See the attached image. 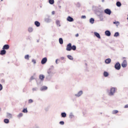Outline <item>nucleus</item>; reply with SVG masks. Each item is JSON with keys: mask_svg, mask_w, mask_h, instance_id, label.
I'll use <instances>...</instances> for the list:
<instances>
[{"mask_svg": "<svg viewBox=\"0 0 128 128\" xmlns=\"http://www.w3.org/2000/svg\"><path fill=\"white\" fill-rule=\"evenodd\" d=\"M44 20L45 22H47V24H48L50 22H52V19L50 18V16H47L44 19Z\"/></svg>", "mask_w": 128, "mask_h": 128, "instance_id": "2", "label": "nucleus"}, {"mask_svg": "<svg viewBox=\"0 0 128 128\" xmlns=\"http://www.w3.org/2000/svg\"><path fill=\"white\" fill-rule=\"evenodd\" d=\"M86 66H88V64H86Z\"/></svg>", "mask_w": 128, "mask_h": 128, "instance_id": "57", "label": "nucleus"}, {"mask_svg": "<svg viewBox=\"0 0 128 128\" xmlns=\"http://www.w3.org/2000/svg\"><path fill=\"white\" fill-rule=\"evenodd\" d=\"M99 18L100 20V22H104V16L102 14L99 15Z\"/></svg>", "mask_w": 128, "mask_h": 128, "instance_id": "24", "label": "nucleus"}, {"mask_svg": "<svg viewBox=\"0 0 128 128\" xmlns=\"http://www.w3.org/2000/svg\"><path fill=\"white\" fill-rule=\"evenodd\" d=\"M2 0H1V2H2Z\"/></svg>", "mask_w": 128, "mask_h": 128, "instance_id": "58", "label": "nucleus"}, {"mask_svg": "<svg viewBox=\"0 0 128 128\" xmlns=\"http://www.w3.org/2000/svg\"><path fill=\"white\" fill-rule=\"evenodd\" d=\"M66 50H68V52H70V50H72V44L70 43L67 44Z\"/></svg>", "mask_w": 128, "mask_h": 128, "instance_id": "7", "label": "nucleus"}, {"mask_svg": "<svg viewBox=\"0 0 128 128\" xmlns=\"http://www.w3.org/2000/svg\"><path fill=\"white\" fill-rule=\"evenodd\" d=\"M6 54V50H4V49L2 48V50L0 52V54L1 56H4Z\"/></svg>", "mask_w": 128, "mask_h": 128, "instance_id": "11", "label": "nucleus"}, {"mask_svg": "<svg viewBox=\"0 0 128 128\" xmlns=\"http://www.w3.org/2000/svg\"><path fill=\"white\" fill-rule=\"evenodd\" d=\"M25 60H30V55L26 54L24 56Z\"/></svg>", "mask_w": 128, "mask_h": 128, "instance_id": "34", "label": "nucleus"}, {"mask_svg": "<svg viewBox=\"0 0 128 128\" xmlns=\"http://www.w3.org/2000/svg\"><path fill=\"white\" fill-rule=\"evenodd\" d=\"M58 59H56V64H58Z\"/></svg>", "mask_w": 128, "mask_h": 128, "instance_id": "48", "label": "nucleus"}, {"mask_svg": "<svg viewBox=\"0 0 128 128\" xmlns=\"http://www.w3.org/2000/svg\"><path fill=\"white\" fill-rule=\"evenodd\" d=\"M113 24H116V26H120V22L118 21L114 22Z\"/></svg>", "mask_w": 128, "mask_h": 128, "instance_id": "30", "label": "nucleus"}, {"mask_svg": "<svg viewBox=\"0 0 128 128\" xmlns=\"http://www.w3.org/2000/svg\"><path fill=\"white\" fill-rule=\"evenodd\" d=\"M34 80V78L33 76H32L31 78H30V82L31 80Z\"/></svg>", "mask_w": 128, "mask_h": 128, "instance_id": "47", "label": "nucleus"}, {"mask_svg": "<svg viewBox=\"0 0 128 128\" xmlns=\"http://www.w3.org/2000/svg\"><path fill=\"white\" fill-rule=\"evenodd\" d=\"M116 6H118V8H120V6H122V3L118 1L116 3Z\"/></svg>", "mask_w": 128, "mask_h": 128, "instance_id": "26", "label": "nucleus"}, {"mask_svg": "<svg viewBox=\"0 0 128 128\" xmlns=\"http://www.w3.org/2000/svg\"><path fill=\"white\" fill-rule=\"evenodd\" d=\"M38 90V88H32V90L33 92H36V90Z\"/></svg>", "mask_w": 128, "mask_h": 128, "instance_id": "41", "label": "nucleus"}, {"mask_svg": "<svg viewBox=\"0 0 128 128\" xmlns=\"http://www.w3.org/2000/svg\"><path fill=\"white\" fill-rule=\"evenodd\" d=\"M90 24H92L94 22V18H90Z\"/></svg>", "mask_w": 128, "mask_h": 128, "instance_id": "27", "label": "nucleus"}, {"mask_svg": "<svg viewBox=\"0 0 128 128\" xmlns=\"http://www.w3.org/2000/svg\"><path fill=\"white\" fill-rule=\"evenodd\" d=\"M116 88L113 87L110 89V92H108V96H114V94L116 93Z\"/></svg>", "mask_w": 128, "mask_h": 128, "instance_id": "1", "label": "nucleus"}, {"mask_svg": "<svg viewBox=\"0 0 128 128\" xmlns=\"http://www.w3.org/2000/svg\"><path fill=\"white\" fill-rule=\"evenodd\" d=\"M71 50H76V45H73L72 46Z\"/></svg>", "mask_w": 128, "mask_h": 128, "instance_id": "33", "label": "nucleus"}, {"mask_svg": "<svg viewBox=\"0 0 128 128\" xmlns=\"http://www.w3.org/2000/svg\"><path fill=\"white\" fill-rule=\"evenodd\" d=\"M56 23L57 26H60V20H56Z\"/></svg>", "mask_w": 128, "mask_h": 128, "instance_id": "25", "label": "nucleus"}, {"mask_svg": "<svg viewBox=\"0 0 128 128\" xmlns=\"http://www.w3.org/2000/svg\"><path fill=\"white\" fill-rule=\"evenodd\" d=\"M24 116V114L22 113H20L17 116L18 118H22Z\"/></svg>", "mask_w": 128, "mask_h": 128, "instance_id": "40", "label": "nucleus"}, {"mask_svg": "<svg viewBox=\"0 0 128 128\" xmlns=\"http://www.w3.org/2000/svg\"><path fill=\"white\" fill-rule=\"evenodd\" d=\"M48 75H49V76H54V73H52V71H50V68L48 70Z\"/></svg>", "mask_w": 128, "mask_h": 128, "instance_id": "19", "label": "nucleus"}, {"mask_svg": "<svg viewBox=\"0 0 128 128\" xmlns=\"http://www.w3.org/2000/svg\"><path fill=\"white\" fill-rule=\"evenodd\" d=\"M2 48L4 50H8L10 48V45L8 44H4V46H3V48Z\"/></svg>", "mask_w": 128, "mask_h": 128, "instance_id": "14", "label": "nucleus"}, {"mask_svg": "<svg viewBox=\"0 0 128 128\" xmlns=\"http://www.w3.org/2000/svg\"><path fill=\"white\" fill-rule=\"evenodd\" d=\"M39 78L41 82H44V76L43 74H40L39 76Z\"/></svg>", "mask_w": 128, "mask_h": 128, "instance_id": "15", "label": "nucleus"}, {"mask_svg": "<svg viewBox=\"0 0 128 128\" xmlns=\"http://www.w3.org/2000/svg\"><path fill=\"white\" fill-rule=\"evenodd\" d=\"M102 2H104V0H102Z\"/></svg>", "mask_w": 128, "mask_h": 128, "instance_id": "55", "label": "nucleus"}, {"mask_svg": "<svg viewBox=\"0 0 128 128\" xmlns=\"http://www.w3.org/2000/svg\"><path fill=\"white\" fill-rule=\"evenodd\" d=\"M48 90V86H43L40 88L41 92H44V90Z\"/></svg>", "mask_w": 128, "mask_h": 128, "instance_id": "13", "label": "nucleus"}, {"mask_svg": "<svg viewBox=\"0 0 128 128\" xmlns=\"http://www.w3.org/2000/svg\"><path fill=\"white\" fill-rule=\"evenodd\" d=\"M52 75H48L47 76H46V80H52Z\"/></svg>", "mask_w": 128, "mask_h": 128, "instance_id": "21", "label": "nucleus"}, {"mask_svg": "<svg viewBox=\"0 0 128 128\" xmlns=\"http://www.w3.org/2000/svg\"><path fill=\"white\" fill-rule=\"evenodd\" d=\"M2 110V109L0 108V112Z\"/></svg>", "mask_w": 128, "mask_h": 128, "instance_id": "56", "label": "nucleus"}, {"mask_svg": "<svg viewBox=\"0 0 128 128\" xmlns=\"http://www.w3.org/2000/svg\"><path fill=\"white\" fill-rule=\"evenodd\" d=\"M6 118H12V114L10 113L7 112L6 113Z\"/></svg>", "mask_w": 128, "mask_h": 128, "instance_id": "16", "label": "nucleus"}, {"mask_svg": "<svg viewBox=\"0 0 128 128\" xmlns=\"http://www.w3.org/2000/svg\"><path fill=\"white\" fill-rule=\"evenodd\" d=\"M59 44H64V40H62V38H59Z\"/></svg>", "mask_w": 128, "mask_h": 128, "instance_id": "29", "label": "nucleus"}, {"mask_svg": "<svg viewBox=\"0 0 128 128\" xmlns=\"http://www.w3.org/2000/svg\"><path fill=\"white\" fill-rule=\"evenodd\" d=\"M60 60H64V57H61Z\"/></svg>", "mask_w": 128, "mask_h": 128, "instance_id": "50", "label": "nucleus"}, {"mask_svg": "<svg viewBox=\"0 0 128 128\" xmlns=\"http://www.w3.org/2000/svg\"><path fill=\"white\" fill-rule=\"evenodd\" d=\"M83 94L84 92L82 90H80L77 94H75L74 96L76 98H80V96H81Z\"/></svg>", "mask_w": 128, "mask_h": 128, "instance_id": "6", "label": "nucleus"}, {"mask_svg": "<svg viewBox=\"0 0 128 128\" xmlns=\"http://www.w3.org/2000/svg\"><path fill=\"white\" fill-rule=\"evenodd\" d=\"M110 62H112V60L110 58H108L105 60L106 64H110Z\"/></svg>", "mask_w": 128, "mask_h": 128, "instance_id": "17", "label": "nucleus"}, {"mask_svg": "<svg viewBox=\"0 0 128 128\" xmlns=\"http://www.w3.org/2000/svg\"><path fill=\"white\" fill-rule=\"evenodd\" d=\"M118 110H114L112 112V114H118Z\"/></svg>", "mask_w": 128, "mask_h": 128, "instance_id": "38", "label": "nucleus"}, {"mask_svg": "<svg viewBox=\"0 0 128 128\" xmlns=\"http://www.w3.org/2000/svg\"><path fill=\"white\" fill-rule=\"evenodd\" d=\"M48 2L50 4H54V0H49Z\"/></svg>", "mask_w": 128, "mask_h": 128, "instance_id": "35", "label": "nucleus"}, {"mask_svg": "<svg viewBox=\"0 0 128 128\" xmlns=\"http://www.w3.org/2000/svg\"><path fill=\"white\" fill-rule=\"evenodd\" d=\"M120 64L119 62H117L114 65V68L116 70H120Z\"/></svg>", "mask_w": 128, "mask_h": 128, "instance_id": "3", "label": "nucleus"}, {"mask_svg": "<svg viewBox=\"0 0 128 128\" xmlns=\"http://www.w3.org/2000/svg\"><path fill=\"white\" fill-rule=\"evenodd\" d=\"M127 66H128V64H127V62H126V60H124L123 61V62H122V68H126Z\"/></svg>", "mask_w": 128, "mask_h": 128, "instance_id": "9", "label": "nucleus"}, {"mask_svg": "<svg viewBox=\"0 0 128 128\" xmlns=\"http://www.w3.org/2000/svg\"><path fill=\"white\" fill-rule=\"evenodd\" d=\"M46 62H48V58H46V57H45L43 58L41 60V64H46Z\"/></svg>", "mask_w": 128, "mask_h": 128, "instance_id": "8", "label": "nucleus"}, {"mask_svg": "<svg viewBox=\"0 0 128 128\" xmlns=\"http://www.w3.org/2000/svg\"><path fill=\"white\" fill-rule=\"evenodd\" d=\"M67 58H68L70 60H74V58L70 55L67 56Z\"/></svg>", "mask_w": 128, "mask_h": 128, "instance_id": "31", "label": "nucleus"}, {"mask_svg": "<svg viewBox=\"0 0 128 128\" xmlns=\"http://www.w3.org/2000/svg\"><path fill=\"white\" fill-rule=\"evenodd\" d=\"M4 124H8L10 122V120L8 118H5L4 120Z\"/></svg>", "mask_w": 128, "mask_h": 128, "instance_id": "32", "label": "nucleus"}, {"mask_svg": "<svg viewBox=\"0 0 128 128\" xmlns=\"http://www.w3.org/2000/svg\"><path fill=\"white\" fill-rule=\"evenodd\" d=\"M124 108H128V104L125 105L124 106Z\"/></svg>", "mask_w": 128, "mask_h": 128, "instance_id": "49", "label": "nucleus"}, {"mask_svg": "<svg viewBox=\"0 0 128 128\" xmlns=\"http://www.w3.org/2000/svg\"><path fill=\"white\" fill-rule=\"evenodd\" d=\"M70 118H74V115L72 114V112H70L69 115Z\"/></svg>", "mask_w": 128, "mask_h": 128, "instance_id": "28", "label": "nucleus"}, {"mask_svg": "<svg viewBox=\"0 0 128 128\" xmlns=\"http://www.w3.org/2000/svg\"><path fill=\"white\" fill-rule=\"evenodd\" d=\"M34 128H40L38 126H36Z\"/></svg>", "mask_w": 128, "mask_h": 128, "instance_id": "53", "label": "nucleus"}, {"mask_svg": "<svg viewBox=\"0 0 128 128\" xmlns=\"http://www.w3.org/2000/svg\"><path fill=\"white\" fill-rule=\"evenodd\" d=\"M108 72H104V78H108Z\"/></svg>", "mask_w": 128, "mask_h": 128, "instance_id": "22", "label": "nucleus"}, {"mask_svg": "<svg viewBox=\"0 0 128 128\" xmlns=\"http://www.w3.org/2000/svg\"><path fill=\"white\" fill-rule=\"evenodd\" d=\"M32 62H33V64H36V60L32 59Z\"/></svg>", "mask_w": 128, "mask_h": 128, "instance_id": "43", "label": "nucleus"}, {"mask_svg": "<svg viewBox=\"0 0 128 128\" xmlns=\"http://www.w3.org/2000/svg\"><path fill=\"white\" fill-rule=\"evenodd\" d=\"M34 24H35V26H37V28H38V26H40V22H38V21H36L34 22Z\"/></svg>", "mask_w": 128, "mask_h": 128, "instance_id": "20", "label": "nucleus"}, {"mask_svg": "<svg viewBox=\"0 0 128 128\" xmlns=\"http://www.w3.org/2000/svg\"><path fill=\"white\" fill-rule=\"evenodd\" d=\"M81 18H84L85 20V18H86V16H82Z\"/></svg>", "mask_w": 128, "mask_h": 128, "instance_id": "45", "label": "nucleus"}, {"mask_svg": "<svg viewBox=\"0 0 128 128\" xmlns=\"http://www.w3.org/2000/svg\"><path fill=\"white\" fill-rule=\"evenodd\" d=\"M66 20H67L68 22H74V18H72L70 16H68Z\"/></svg>", "mask_w": 128, "mask_h": 128, "instance_id": "12", "label": "nucleus"}, {"mask_svg": "<svg viewBox=\"0 0 128 128\" xmlns=\"http://www.w3.org/2000/svg\"><path fill=\"white\" fill-rule=\"evenodd\" d=\"M114 36L117 38V36H120V33L118 32H116L114 34Z\"/></svg>", "mask_w": 128, "mask_h": 128, "instance_id": "36", "label": "nucleus"}, {"mask_svg": "<svg viewBox=\"0 0 128 128\" xmlns=\"http://www.w3.org/2000/svg\"><path fill=\"white\" fill-rule=\"evenodd\" d=\"M94 34L98 38H100V35L98 32H94Z\"/></svg>", "mask_w": 128, "mask_h": 128, "instance_id": "18", "label": "nucleus"}, {"mask_svg": "<svg viewBox=\"0 0 128 128\" xmlns=\"http://www.w3.org/2000/svg\"><path fill=\"white\" fill-rule=\"evenodd\" d=\"M62 118H66V113L63 112L61 113Z\"/></svg>", "mask_w": 128, "mask_h": 128, "instance_id": "23", "label": "nucleus"}, {"mask_svg": "<svg viewBox=\"0 0 128 128\" xmlns=\"http://www.w3.org/2000/svg\"><path fill=\"white\" fill-rule=\"evenodd\" d=\"M2 90V85L0 84V91Z\"/></svg>", "mask_w": 128, "mask_h": 128, "instance_id": "46", "label": "nucleus"}, {"mask_svg": "<svg viewBox=\"0 0 128 128\" xmlns=\"http://www.w3.org/2000/svg\"><path fill=\"white\" fill-rule=\"evenodd\" d=\"M32 102H34V100H32V99H30V100H28V104H32Z\"/></svg>", "mask_w": 128, "mask_h": 128, "instance_id": "42", "label": "nucleus"}, {"mask_svg": "<svg viewBox=\"0 0 128 128\" xmlns=\"http://www.w3.org/2000/svg\"><path fill=\"white\" fill-rule=\"evenodd\" d=\"M76 37L78 36V34H76Z\"/></svg>", "mask_w": 128, "mask_h": 128, "instance_id": "52", "label": "nucleus"}, {"mask_svg": "<svg viewBox=\"0 0 128 128\" xmlns=\"http://www.w3.org/2000/svg\"><path fill=\"white\" fill-rule=\"evenodd\" d=\"M105 35L106 36H110L112 33H110V31L107 30L106 31H105Z\"/></svg>", "mask_w": 128, "mask_h": 128, "instance_id": "10", "label": "nucleus"}, {"mask_svg": "<svg viewBox=\"0 0 128 128\" xmlns=\"http://www.w3.org/2000/svg\"><path fill=\"white\" fill-rule=\"evenodd\" d=\"M95 8V12H100V14H102L104 12V10H102V8L98 6H96Z\"/></svg>", "mask_w": 128, "mask_h": 128, "instance_id": "5", "label": "nucleus"}, {"mask_svg": "<svg viewBox=\"0 0 128 128\" xmlns=\"http://www.w3.org/2000/svg\"><path fill=\"white\" fill-rule=\"evenodd\" d=\"M36 42H40V40H37Z\"/></svg>", "mask_w": 128, "mask_h": 128, "instance_id": "54", "label": "nucleus"}, {"mask_svg": "<svg viewBox=\"0 0 128 128\" xmlns=\"http://www.w3.org/2000/svg\"><path fill=\"white\" fill-rule=\"evenodd\" d=\"M52 14H54V11H52Z\"/></svg>", "mask_w": 128, "mask_h": 128, "instance_id": "51", "label": "nucleus"}, {"mask_svg": "<svg viewBox=\"0 0 128 128\" xmlns=\"http://www.w3.org/2000/svg\"><path fill=\"white\" fill-rule=\"evenodd\" d=\"M104 12L108 16H110L112 14V10L110 8H106L104 10Z\"/></svg>", "mask_w": 128, "mask_h": 128, "instance_id": "4", "label": "nucleus"}, {"mask_svg": "<svg viewBox=\"0 0 128 128\" xmlns=\"http://www.w3.org/2000/svg\"><path fill=\"white\" fill-rule=\"evenodd\" d=\"M22 112H24L26 114V113L28 112V109L26 108H24L23 109Z\"/></svg>", "mask_w": 128, "mask_h": 128, "instance_id": "39", "label": "nucleus"}, {"mask_svg": "<svg viewBox=\"0 0 128 128\" xmlns=\"http://www.w3.org/2000/svg\"><path fill=\"white\" fill-rule=\"evenodd\" d=\"M60 124H61L62 126H64V121H60L59 123Z\"/></svg>", "mask_w": 128, "mask_h": 128, "instance_id": "44", "label": "nucleus"}, {"mask_svg": "<svg viewBox=\"0 0 128 128\" xmlns=\"http://www.w3.org/2000/svg\"><path fill=\"white\" fill-rule=\"evenodd\" d=\"M34 30V29L32 28H28V32H32V31Z\"/></svg>", "mask_w": 128, "mask_h": 128, "instance_id": "37", "label": "nucleus"}]
</instances>
